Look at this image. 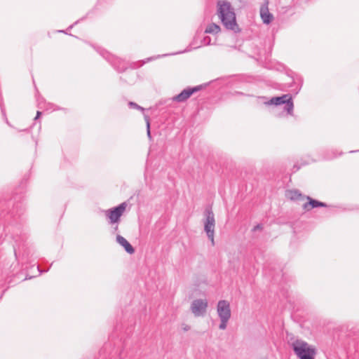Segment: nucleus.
Masks as SVG:
<instances>
[{
    "mask_svg": "<svg viewBox=\"0 0 359 359\" xmlns=\"http://www.w3.org/2000/svg\"><path fill=\"white\" fill-rule=\"evenodd\" d=\"M217 14L226 29L235 33L241 31L236 22L234 8L230 2L226 0H219L217 3Z\"/></svg>",
    "mask_w": 359,
    "mask_h": 359,
    "instance_id": "1",
    "label": "nucleus"
},
{
    "mask_svg": "<svg viewBox=\"0 0 359 359\" xmlns=\"http://www.w3.org/2000/svg\"><path fill=\"white\" fill-rule=\"evenodd\" d=\"M295 354L300 359H314L316 349L309 346L308 343L301 339H297L292 344Z\"/></svg>",
    "mask_w": 359,
    "mask_h": 359,
    "instance_id": "2",
    "label": "nucleus"
},
{
    "mask_svg": "<svg viewBox=\"0 0 359 359\" xmlns=\"http://www.w3.org/2000/svg\"><path fill=\"white\" fill-rule=\"evenodd\" d=\"M266 104H273L276 107L284 105L283 110L290 115L292 114L294 104L292 97L290 94H285L280 97H272L269 101L266 102Z\"/></svg>",
    "mask_w": 359,
    "mask_h": 359,
    "instance_id": "3",
    "label": "nucleus"
},
{
    "mask_svg": "<svg viewBox=\"0 0 359 359\" xmlns=\"http://www.w3.org/2000/svg\"><path fill=\"white\" fill-rule=\"evenodd\" d=\"M204 215L205 217V219L204 222V231H205L208 239L211 241L212 245H214V235L215 226V215L210 208H207L205 210Z\"/></svg>",
    "mask_w": 359,
    "mask_h": 359,
    "instance_id": "4",
    "label": "nucleus"
},
{
    "mask_svg": "<svg viewBox=\"0 0 359 359\" xmlns=\"http://www.w3.org/2000/svg\"><path fill=\"white\" fill-rule=\"evenodd\" d=\"M126 206V203L123 202L105 212V215L109 219L111 224L117 223L120 221V218L125 211Z\"/></svg>",
    "mask_w": 359,
    "mask_h": 359,
    "instance_id": "5",
    "label": "nucleus"
},
{
    "mask_svg": "<svg viewBox=\"0 0 359 359\" xmlns=\"http://www.w3.org/2000/svg\"><path fill=\"white\" fill-rule=\"evenodd\" d=\"M208 304L206 299H197L191 302L190 309L194 316H203L206 313Z\"/></svg>",
    "mask_w": 359,
    "mask_h": 359,
    "instance_id": "6",
    "label": "nucleus"
},
{
    "mask_svg": "<svg viewBox=\"0 0 359 359\" xmlns=\"http://www.w3.org/2000/svg\"><path fill=\"white\" fill-rule=\"evenodd\" d=\"M217 311L219 319H230L231 309L229 302L219 300L217 303Z\"/></svg>",
    "mask_w": 359,
    "mask_h": 359,
    "instance_id": "7",
    "label": "nucleus"
},
{
    "mask_svg": "<svg viewBox=\"0 0 359 359\" xmlns=\"http://www.w3.org/2000/svg\"><path fill=\"white\" fill-rule=\"evenodd\" d=\"M269 0H264L259 9L260 18L265 25H269L274 19L273 15L269 12Z\"/></svg>",
    "mask_w": 359,
    "mask_h": 359,
    "instance_id": "8",
    "label": "nucleus"
},
{
    "mask_svg": "<svg viewBox=\"0 0 359 359\" xmlns=\"http://www.w3.org/2000/svg\"><path fill=\"white\" fill-rule=\"evenodd\" d=\"M223 79H216L212 80L209 82H206L204 83H202L198 86H196L194 87H187L184 88V90H204L206 88H223Z\"/></svg>",
    "mask_w": 359,
    "mask_h": 359,
    "instance_id": "9",
    "label": "nucleus"
},
{
    "mask_svg": "<svg viewBox=\"0 0 359 359\" xmlns=\"http://www.w3.org/2000/svg\"><path fill=\"white\" fill-rule=\"evenodd\" d=\"M306 199L308 201V202L304 203L302 205V208L305 211H310L313 208H316L327 207V205L325 203L318 201L309 196H306Z\"/></svg>",
    "mask_w": 359,
    "mask_h": 359,
    "instance_id": "10",
    "label": "nucleus"
},
{
    "mask_svg": "<svg viewBox=\"0 0 359 359\" xmlns=\"http://www.w3.org/2000/svg\"><path fill=\"white\" fill-rule=\"evenodd\" d=\"M116 241L118 244L123 246L125 250L130 255H132L135 252L134 248L130 244V243L122 236L117 235Z\"/></svg>",
    "mask_w": 359,
    "mask_h": 359,
    "instance_id": "11",
    "label": "nucleus"
},
{
    "mask_svg": "<svg viewBox=\"0 0 359 359\" xmlns=\"http://www.w3.org/2000/svg\"><path fill=\"white\" fill-rule=\"evenodd\" d=\"M286 196L291 201H303L306 198V196L303 195L298 189L287 191L286 193Z\"/></svg>",
    "mask_w": 359,
    "mask_h": 359,
    "instance_id": "12",
    "label": "nucleus"
},
{
    "mask_svg": "<svg viewBox=\"0 0 359 359\" xmlns=\"http://www.w3.org/2000/svg\"><path fill=\"white\" fill-rule=\"evenodd\" d=\"M196 91H181V93L172 97V100L177 102H183L189 99Z\"/></svg>",
    "mask_w": 359,
    "mask_h": 359,
    "instance_id": "13",
    "label": "nucleus"
},
{
    "mask_svg": "<svg viewBox=\"0 0 359 359\" xmlns=\"http://www.w3.org/2000/svg\"><path fill=\"white\" fill-rule=\"evenodd\" d=\"M220 31H221V28L218 25H217L215 23H211V24H209L207 26V27L205 28V33L217 34Z\"/></svg>",
    "mask_w": 359,
    "mask_h": 359,
    "instance_id": "14",
    "label": "nucleus"
},
{
    "mask_svg": "<svg viewBox=\"0 0 359 359\" xmlns=\"http://www.w3.org/2000/svg\"><path fill=\"white\" fill-rule=\"evenodd\" d=\"M144 118L147 124V135L149 139H151L149 116L147 114H144Z\"/></svg>",
    "mask_w": 359,
    "mask_h": 359,
    "instance_id": "15",
    "label": "nucleus"
},
{
    "mask_svg": "<svg viewBox=\"0 0 359 359\" xmlns=\"http://www.w3.org/2000/svg\"><path fill=\"white\" fill-rule=\"evenodd\" d=\"M128 107L130 108V109H137L140 111H142L143 113V114H145L144 112V111L146 110L144 107L138 105L137 103L134 102H128Z\"/></svg>",
    "mask_w": 359,
    "mask_h": 359,
    "instance_id": "16",
    "label": "nucleus"
},
{
    "mask_svg": "<svg viewBox=\"0 0 359 359\" xmlns=\"http://www.w3.org/2000/svg\"><path fill=\"white\" fill-rule=\"evenodd\" d=\"M292 79L294 81V83L297 84L296 88H299L300 89L302 88V79L300 77H297L296 79L292 77Z\"/></svg>",
    "mask_w": 359,
    "mask_h": 359,
    "instance_id": "17",
    "label": "nucleus"
},
{
    "mask_svg": "<svg viewBox=\"0 0 359 359\" xmlns=\"http://www.w3.org/2000/svg\"><path fill=\"white\" fill-rule=\"evenodd\" d=\"M229 319H220V324L219 325V328L220 330H225L226 328L227 323Z\"/></svg>",
    "mask_w": 359,
    "mask_h": 359,
    "instance_id": "18",
    "label": "nucleus"
},
{
    "mask_svg": "<svg viewBox=\"0 0 359 359\" xmlns=\"http://www.w3.org/2000/svg\"><path fill=\"white\" fill-rule=\"evenodd\" d=\"M203 45L208 46L211 44V38L210 36H205L202 40Z\"/></svg>",
    "mask_w": 359,
    "mask_h": 359,
    "instance_id": "19",
    "label": "nucleus"
},
{
    "mask_svg": "<svg viewBox=\"0 0 359 359\" xmlns=\"http://www.w3.org/2000/svg\"><path fill=\"white\" fill-rule=\"evenodd\" d=\"M263 229V226L262 224H259L256 226H254V228L252 229V231H258V230H262Z\"/></svg>",
    "mask_w": 359,
    "mask_h": 359,
    "instance_id": "20",
    "label": "nucleus"
},
{
    "mask_svg": "<svg viewBox=\"0 0 359 359\" xmlns=\"http://www.w3.org/2000/svg\"><path fill=\"white\" fill-rule=\"evenodd\" d=\"M41 115V112L39 111H37L36 115L34 118V121H36L40 117Z\"/></svg>",
    "mask_w": 359,
    "mask_h": 359,
    "instance_id": "21",
    "label": "nucleus"
},
{
    "mask_svg": "<svg viewBox=\"0 0 359 359\" xmlns=\"http://www.w3.org/2000/svg\"><path fill=\"white\" fill-rule=\"evenodd\" d=\"M182 329L184 331H188L190 330V327L187 325H183Z\"/></svg>",
    "mask_w": 359,
    "mask_h": 359,
    "instance_id": "22",
    "label": "nucleus"
},
{
    "mask_svg": "<svg viewBox=\"0 0 359 359\" xmlns=\"http://www.w3.org/2000/svg\"><path fill=\"white\" fill-rule=\"evenodd\" d=\"M229 83H226V84H224V87H225V88H232V86H229Z\"/></svg>",
    "mask_w": 359,
    "mask_h": 359,
    "instance_id": "23",
    "label": "nucleus"
},
{
    "mask_svg": "<svg viewBox=\"0 0 359 359\" xmlns=\"http://www.w3.org/2000/svg\"><path fill=\"white\" fill-rule=\"evenodd\" d=\"M126 69V67H125V66H124V67H123V68H121V69H119V67H118V69H117V70L120 72V71H123V70H124V69Z\"/></svg>",
    "mask_w": 359,
    "mask_h": 359,
    "instance_id": "24",
    "label": "nucleus"
},
{
    "mask_svg": "<svg viewBox=\"0 0 359 359\" xmlns=\"http://www.w3.org/2000/svg\"><path fill=\"white\" fill-rule=\"evenodd\" d=\"M187 51H189V50H184V51L179 52L178 53H184V52H187Z\"/></svg>",
    "mask_w": 359,
    "mask_h": 359,
    "instance_id": "25",
    "label": "nucleus"
},
{
    "mask_svg": "<svg viewBox=\"0 0 359 359\" xmlns=\"http://www.w3.org/2000/svg\"><path fill=\"white\" fill-rule=\"evenodd\" d=\"M36 97H37V100H39V94H37Z\"/></svg>",
    "mask_w": 359,
    "mask_h": 359,
    "instance_id": "26",
    "label": "nucleus"
},
{
    "mask_svg": "<svg viewBox=\"0 0 359 359\" xmlns=\"http://www.w3.org/2000/svg\"><path fill=\"white\" fill-rule=\"evenodd\" d=\"M118 229V226H116L115 228H114V230H117Z\"/></svg>",
    "mask_w": 359,
    "mask_h": 359,
    "instance_id": "27",
    "label": "nucleus"
}]
</instances>
